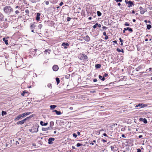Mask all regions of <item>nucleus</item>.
<instances>
[{
  "mask_svg": "<svg viewBox=\"0 0 152 152\" xmlns=\"http://www.w3.org/2000/svg\"><path fill=\"white\" fill-rule=\"evenodd\" d=\"M32 130H33L32 132H37L38 130V128L36 126L33 127Z\"/></svg>",
  "mask_w": 152,
  "mask_h": 152,
  "instance_id": "4468645a",
  "label": "nucleus"
},
{
  "mask_svg": "<svg viewBox=\"0 0 152 152\" xmlns=\"http://www.w3.org/2000/svg\"><path fill=\"white\" fill-rule=\"evenodd\" d=\"M105 36V39H108V36H107V35H106V36Z\"/></svg>",
  "mask_w": 152,
  "mask_h": 152,
  "instance_id": "4d7b16f0",
  "label": "nucleus"
},
{
  "mask_svg": "<svg viewBox=\"0 0 152 152\" xmlns=\"http://www.w3.org/2000/svg\"><path fill=\"white\" fill-rule=\"evenodd\" d=\"M82 145H83V144H80V143H77L76 145V146L77 147H80L81 146H82Z\"/></svg>",
  "mask_w": 152,
  "mask_h": 152,
  "instance_id": "f704fd0d",
  "label": "nucleus"
},
{
  "mask_svg": "<svg viewBox=\"0 0 152 152\" xmlns=\"http://www.w3.org/2000/svg\"><path fill=\"white\" fill-rule=\"evenodd\" d=\"M3 41L7 45L8 44V40L5 38H3Z\"/></svg>",
  "mask_w": 152,
  "mask_h": 152,
  "instance_id": "412c9836",
  "label": "nucleus"
},
{
  "mask_svg": "<svg viewBox=\"0 0 152 152\" xmlns=\"http://www.w3.org/2000/svg\"><path fill=\"white\" fill-rule=\"evenodd\" d=\"M59 68L58 65H54L53 67V69L54 71H57L58 69Z\"/></svg>",
  "mask_w": 152,
  "mask_h": 152,
  "instance_id": "6e6552de",
  "label": "nucleus"
},
{
  "mask_svg": "<svg viewBox=\"0 0 152 152\" xmlns=\"http://www.w3.org/2000/svg\"><path fill=\"white\" fill-rule=\"evenodd\" d=\"M115 1H116V2H118L119 1L120 2H121L122 1V0H115Z\"/></svg>",
  "mask_w": 152,
  "mask_h": 152,
  "instance_id": "de8ad7c7",
  "label": "nucleus"
},
{
  "mask_svg": "<svg viewBox=\"0 0 152 152\" xmlns=\"http://www.w3.org/2000/svg\"><path fill=\"white\" fill-rule=\"evenodd\" d=\"M137 152H141V150L139 148L137 149Z\"/></svg>",
  "mask_w": 152,
  "mask_h": 152,
  "instance_id": "3c124183",
  "label": "nucleus"
},
{
  "mask_svg": "<svg viewBox=\"0 0 152 152\" xmlns=\"http://www.w3.org/2000/svg\"><path fill=\"white\" fill-rule=\"evenodd\" d=\"M47 86H48V87L49 88H52L51 84L50 83L48 84V85H47Z\"/></svg>",
  "mask_w": 152,
  "mask_h": 152,
  "instance_id": "e433bc0d",
  "label": "nucleus"
},
{
  "mask_svg": "<svg viewBox=\"0 0 152 152\" xmlns=\"http://www.w3.org/2000/svg\"><path fill=\"white\" fill-rule=\"evenodd\" d=\"M84 40L86 42H89L90 40V38L88 35H86L84 37Z\"/></svg>",
  "mask_w": 152,
  "mask_h": 152,
  "instance_id": "ddd939ff",
  "label": "nucleus"
},
{
  "mask_svg": "<svg viewBox=\"0 0 152 152\" xmlns=\"http://www.w3.org/2000/svg\"><path fill=\"white\" fill-rule=\"evenodd\" d=\"M20 115L22 118L23 117H25L26 116V113H24Z\"/></svg>",
  "mask_w": 152,
  "mask_h": 152,
  "instance_id": "473e14b6",
  "label": "nucleus"
},
{
  "mask_svg": "<svg viewBox=\"0 0 152 152\" xmlns=\"http://www.w3.org/2000/svg\"><path fill=\"white\" fill-rule=\"evenodd\" d=\"M36 26V25L34 24H32L30 26V28L31 29H34Z\"/></svg>",
  "mask_w": 152,
  "mask_h": 152,
  "instance_id": "5701e85b",
  "label": "nucleus"
},
{
  "mask_svg": "<svg viewBox=\"0 0 152 152\" xmlns=\"http://www.w3.org/2000/svg\"><path fill=\"white\" fill-rule=\"evenodd\" d=\"M56 81L57 83V84H58L60 83V80L59 79L58 77H56Z\"/></svg>",
  "mask_w": 152,
  "mask_h": 152,
  "instance_id": "cd10ccee",
  "label": "nucleus"
},
{
  "mask_svg": "<svg viewBox=\"0 0 152 152\" xmlns=\"http://www.w3.org/2000/svg\"><path fill=\"white\" fill-rule=\"evenodd\" d=\"M151 27V26L150 24L148 25L147 26V28L148 30L150 29Z\"/></svg>",
  "mask_w": 152,
  "mask_h": 152,
  "instance_id": "7c9ffc66",
  "label": "nucleus"
},
{
  "mask_svg": "<svg viewBox=\"0 0 152 152\" xmlns=\"http://www.w3.org/2000/svg\"><path fill=\"white\" fill-rule=\"evenodd\" d=\"M103 35L104 36H106V33L105 32H104L103 33Z\"/></svg>",
  "mask_w": 152,
  "mask_h": 152,
  "instance_id": "338daca9",
  "label": "nucleus"
},
{
  "mask_svg": "<svg viewBox=\"0 0 152 152\" xmlns=\"http://www.w3.org/2000/svg\"><path fill=\"white\" fill-rule=\"evenodd\" d=\"M31 50H32V51H33V50H34V51L36 52L37 50V49H31Z\"/></svg>",
  "mask_w": 152,
  "mask_h": 152,
  "instance_id": "5fc2aeb1",
  "label": "nucleus"
},
{
  "mask_svg": "<svg viewBox=\"0 0 152 152\" xmlns=\"http://www.w3.org/2000/svg\"><path fill=\"white\" fill-rule=\"evenodd\" d=\"M107 76H108V74H107L105 73L104 74L103 76V77L102 78V79L101 80L102 81H104L105 80L104 77H106Z\"/></svg>",
  "mask_w": 152,
  "mask_h": 152,
  "instance_id": "a878e982",
  "label": "nucleus"
},
{
  "mask_svg": "<svg viewBox=\"0 0 152 152\" xmlns=\"http://www.w3.org/2000/svg\"><path fill=\"white\" fill-rule=\"evenodd\" d=\"M95 67L96 69H99L101 67V65L100 64H97L95 65Z\"/></svg>",
  "mask_w": 152,
  "mask_h": 152,
  "instance_id": "393cba45",
  "label": "nucleus"
},
{
  "mask_svg": "<svg viewBox=\"0 0 152 152\" xmlns=\"http://www.w3.org/2000/svg\"><path fill=\"white\" fill-rule=\"evenodd\" d=\"M125 25L126 26H129V24L128 23H125Z\"/></svg>",
  "mask_w": 152,
  "mask_h": 152,
  "instance_id": "603ef678",
  "label": "nucleus"
},
{
  "mask_svg": "<svg viewBox=\"0 0 152 152\" xmlns=\"http://www.w3.org/2000/svg\"><path fill=\"white\" fill-rule=\"evenodd\" d=\"M140 69V68L139 67H138L136 69V71H138Z\"/></svg>",
  "mask_w": 152,
  "mask_h": 152,
  "instance_id": "a18cd8bd",
  "label": "nucleus"
},
{
  "mask_svg": "<svg viewBox=\"0 0 152 152\" xmlns=\"http://www.w3.org/2000/svg\"><path fill=\"white\" fill-rule=\"evenodd\" d=\"M4 17L3 15L0 12V20L3 19Z\"/></svg>",
  "mask_w": 152,
  "mask_h": 152,
  "instance_id": "2f4dec72",
  "label": "nucleus"
},
{
  "mask_svg": "<svg viewBox=\"0 0 152 152\" xmlns=\"http://www.w3.org/2000/svg\"><path fill=\"white\" fill-rule=\"evenodd\" d=\"M124 29L125 30H129V31L132 32L133 31L132 29L131 28H129V27H127L126 28H124Z\"/></svg>",
  "mask_w": 152,
  "mask_h": 152,
  "instance_id": "6ab92c4d",
  "label": "nucleus"
},
{
  "mask_svg": "<svg viewBox=\"0 0 152 152\" xmlns=\"http://www.w3.org/2000/svg\"><path fill=\"white\" fill-rule=\"evenodd\" d=\"M7 114V112L6 111H2L1 112V115L2 116H3L4 115H6Z\"/></svg>",
  "mask_w": 152,
  "mask_h": 152,
  "instance_id": "c756f323",
  "label": "nucleus"
},
{
  "mask_svg": "<svg viewBox=\"0 0 152 152\" xmlns=\"http://www.w3.org/2000/svg\"><path fill=\"white\" fill-rule=\"evenodd\" d=\"M131 140L129 139H128L126 140V143H128V142H129Z\"/></svg>",
  "mask_w": 152,
  "mask_h": 152,
  "instance_id": "13d9d810",
  "label": "nucleus"
},
{
  "mask_svg": "<svg viewBox=\"0 0 152 152\" xmlns=\"http://www.w3.org/2000/svg\"><path fill=\"white\" fill-rule=\"evenodd\" d=\"M57 106L56 105H51L50 106V109L53 110Z\"/></svg>",
  "mask_w": 152,
  "mask_h": 152,
  "instance_id": "b1692460",
  "label": "nucleus"
},
{
  "mask_svg": "<svg viewBox=\"0 0 152 152\" xmlns=\"http://www.w3.org/2000/svg\"><path fill=\"white\" fill-rule=\"evenodd\" d=\"M127 3L128 7L129 8L131 7L132 6H134V3L131 1H129Z\"/></svg>",
  "mask_w": 152,
  "mask_h": 152,
  "instance_id": "39448f33",
  "label": "nucleus"
},
{
  "mask_svg": "<svg viewBox=\"0 0 152 152\" xmlns=\"http://www.w3.org/2000/svg\"><path fill=\"white\" fill-rule=\"evenodd\" d=\"M118 52H122L123 53H124V51H123V49H121V50L119 49V48H117L116 50Z\"/></svg>",
  "mask_w": 152,
  "mask_h": 152,
  "instance_id": "c85d7f7f",
  "label": "nucleus"
},
{
  "mask_svg": "<svg viewBox=\"0 0 152 152\" xmlns=\"http://www.w3.org/2000/svg\"><path fill=\"white\" fill-rule=\"evenodd\" d=\"M97 14L98 16L99 17L101 16L102 15V13L99 11H98L97 12Z\"/></svg>",
  "mask_w": 152,
  "mask_h": 152,
  "instance_id": "bb28decb",
  "label": "nucleus"
},
{
  "mask_svg": "<svg viewBox=\"0 0 152 152\" xmlns=\"http://www.w3.org/2000/svg\"><path fill=\"white\" fill-rule=\"evenodd\" d=\"M73 136L74 137H75V138H76L77 137V135L75 133H74L73 134Z\"/></svg>",
  "mask_w": 152,
  "mask_h": 152,
  "instance_id": "4c0bfd02",
  "label": "nucleus"
},
{
  "mask_svg": "<svg viewBox=\"0 0 152 152\" xmlns=\"http://www.w3.org/2000/svg\"><path fill=\"white\" fill-rule=\"evenodd\" d=\"M97 80L96 79H94L93 80V81L94 82H97Z\"/></svg>",
  "mask_w": 152,
  "mask_h": 152,
  "instance_id": "0e129e2a",
  "label": "nucleus"
},
{
  "mask_svg": "<svg viewBox=\"0 0 152 152\" xmlns=\"http://www.w3.org/2000/svg\"><path fill=\"white\" fill-rule=\"evenodd\" d=\"M55 140V138L52 137L50 138L48 140V143L49 144L51 145L53 143V141Z\"/></svg>",
  "mask_w": 152,
  "mask_h": 152,
  "instance_id": "423d86ee",
  "label": "nucleus"
},
{
  "mask_svg": "<svg viewBox=\"0 0 152 152\" xmlns=\"http://www.w3.org/2000/svg\"><path fill=\"white\" fill-rule=\"evenodd\" d=\"M3 11L5 13L9 15L11 12L13 11V9L10 6H5L3 9Z\"/></svg>",
  "mask_w": 152,
  "mask_h": 152,
  "instance_id": "f257e3e1",
  "label": "nucleus"
},
{
  "mask_svg": "<svg viewBox=\"0 0 152 152\" xmlns=\"http://www.w3.org/2000/svg\"><path fill=\"white\" fill-rule=\"evenodd\" d=\"M53 125H54L53 122V121H51L50 122V127H52V126H53Z\"/></svg>",
  "mask_w": 152,
  "mask_h": 152,
  "instance_id": "72a5a7b5",
  "label": "nucleus"
},
{
  "mask_svg": "<svg viewBox=\"0 0 152 152\" xmlns=\"http://www.w3.org/2000/svg\"><path fill=\"white\" fill-rule=\"evenodd\" d=\"M102 141L104 142H107V140H104V139H102Z\"/></svg>",
  "mask_w": 152,
  "mask_h": 152,
  "instance_id": "bf43d9fd",
  "label": "nucleus"
},
{
  "mask_svg": "<svg viewBox=\"0 0 152 152\" xmlns=\"http://www.w3.org/2000/svg\"><path fill=\"white\" fill-rule=\"evenodd\" d=\"M53 112H55L56 114L58 115H60L61 114L60 111H58L56 110H53Z\"/></svg>",
  "mask_w": 152,
  "mask_h": 152,
  "instance_id": "dca6fc26",
  "label": "nucleus"
},
{
  "mask_svg": "<svg viewBox=\"0 0 152 152\" xmlns=\"http://www.w3.org/2000/svg\"><path fill=\"white\" fill-rule=\"evenodd\" d=\"M119 40L120 41V42H121V43L122 42H123V40L121 38H119Z\"/></svg>",
  "mask_w": 152,
  "mask_h": 152,
  "instance_id": "864d4df0",
  "label": "nucleus"
},
{
  "mask_svg": "<svg viewBox=\"0 0 152 152\" xmlns=\"http://www.w3.org/2000/svg\"><path fill=\"white\" fill-rule=\"evenodd\" d=\"M27 94V92L26 91H23V92L21 94V95L23 96H27L26 95V94Z\"/></svg>",
  "mask_w": 152,
  "mask_h": 152,
  "instance_id": "aec40b11",
  "label": "nucleus"
},
{
  "mask_svg": "<svg viewBox=\"0 0 152 152\" xmlns=\"http://www.w3.org/2000/svg\"><path fill=\"white\" fill-rule=\"evenodd\" d=\"M31 117H32L31 115L29 117H27L26 118H25L22 121H18L17 122V124H20V125L23 124L24 123L25 121L27 120V119L28 118H30Z\"/></svg>",
  "mask_w": 152,
  "mask_h": 152,
  "instance_id": "f03ea898",
  "label": "nucleus"
},
{
  "mask_svg": "<svg viewBox=\"0 0 152 152\" xmlns=\"http://www.w3.org/2000/svg\"><path fill=\"white\" fill-rule=\"evenodd\" d=\"M142 135H140L139 136V138H142Z\"/></svg>",
  "mask_w": 152,
  "mask_h": 152,
  "instance_id": "774afa93",
  "label": "nucleus"
},
{
  "mask_svg": "<svg viewBox=\"0 0 152 152\" xmlns=\"http://www.w3.org/2000/svg\"><path fill=\"white\" fill-rule=\"evenodd\" d=\"M17 140L19 141H21V140H23V139L22 138H17Z\"/></svg>",
  "mask_w": 152,
  "mask_h": 152,
  "instance_id": "a19ab883",
  "label": "nucleus"
},
{
  "mask_svg": "<svg viewBox=\"0 0 152 152\" xmlns=\"http://www.w3.org/2000/svg\"><path fill=\"white\" fill-rule=\"evenodd\" d=\"M31 113V112H27V113H26V116H27V115H30Z\"/></svg>",
  "mask_w": 152,
  "mask_h": 152,
  "instance_id": "79ce46f5",
  "label": "nucleus"
},
{
  "mask_svg": "<svg viewBox=\"0 0 152 152\" xmlns=\"http://www.w3.org/2000/svg\"><path fill=\"white\" fill-rule=\"evenodd\" d=\"M101 25L100 24H98V23H97V26L99 28H100L101 27Z\"/></svg>",
  "mask_w": 152,
  "mask_h": 152,
  "instance_id": "49530a36",
  "label": "nucleus"
},
{
  "mask_svg": "<svg viewBox=\"0 0 152 152\" xmlns=\"http://www.w3.org/2000/svg\"><path fill=\"white\" fill-rule=\"evenodd\" d=\"M52 129V127H49L48 128H43L42 130L43 131H47L49 130Z\"/></svg>",
  "mask_w": 152,
  "mask_h": 152,
  "instance_id": "9d476101",
  "label": "nucleus"
},
{
  "mask_svg": "<svg viewBox=\"0 0 152 152\" xmlns=\"http://www.w3.org/2000/svg\"><path fill=\"white\" fill-rule=\"evenodd\" d=\"M147 106V105L146 104L143 103H139L135 106V107H139L140 108H143L144 107H146Z\"/></svg>",
  "mask_w": 152,
  "mask_h": 152,
  "instance_id": "7ed1b4c3",
  "label": "nucleus"
},
{
  "mask_svg": "<svg viewBox=\"0 0 152 152\" xmlns=\"http://www.w3.org/2000/svg\"><path fill=\"white\" fill-rule=\"evenodd\" d=\"M103 135L104 136H105V137H108V136L107 135V134L105 133H104L103 134Z\"/></svg>",
  "mask_w": 152,
  "mask_h": 152,
  "instance_id": "680f3d73",
  "label": "nucleus"
},
{
  "mask_svg": "<svg viewBox=\"0 0 152 152\" xmlns=\"http://www.w3.org/2000/svg\"><path fill=\"white\" fill-rule=\"evenodd\" d=\"M69 44L67 43H66L65 42H63L62 44V46H64V48L65 49L67 48L66 46H69Z\"/></svg>",
  "mask_w": 152,
  "mask_h": 152,
  "instance_id": "f8f14e48",
  "label": "nucleus"
},
{
  "mask_svg": "<svg viewBox=\"0 0 152 152\" xmlns=\"http://www.w3.org/2000/svg\"><path fill=\"white\" fill-rule=\"evenodd\" d=\"M102 28H103V29H107V27H105V26H103L102 27Z\"/></svg>",
  "mask_w": 152,
  "mask_h": 152,
  "instance_id": "e2e57ef3",
  "label": "nucleus"
},
{
  "mask_svg": "<svg viewBox=\"0 0 152 152\" xmlns=\"http://www.w3.org/2000/svg\"><path fill=\"white\" fill-rule=\"evenodd\" d=\"M63 4V2H61L59 4V5L60 6H61Z\"/></svg>",
  "mask_w": 152,
  "mask_h": 152,
  "instance_id": "052dcab7",
  "label": "nucleus"
},
{
  "mask_svg": "<svg viewBox=\"0 0 152 152\" xmlns=\"http://www.w3.org/2000/svg\"><path fill=\"white\" fill-rule=\"evenodd\" d=\"M48 123H44L43 121H41L40 122V124L42 126H46L47 125Z\"/></svg>",
  "mask_w": 152,
  "mask_h": 152,
  "instance_id": "a211bd4d",
  "label": "nucleus"
},
{
  "mask_svg": "<svg viewBox=\"0 0 152 152\" xmlns=\"http://www.w3.org/2000/svg\"><path fill=\"white\" fill-rule=\"evenodd\" d=\"M40 14L39 13H37V15L36 18V19L37 20L39 21V19H40Z\"/></svg>",
  "mask_w": 152,
  "mask_h": 152,
  "instance_id": "2eb2a0df",
  "label": "nucleus"
},
{
  "mask_svg": "<svg viewBox=\"0 0 152 152\" xmlns=\"http://www.w3.org/2000/svg\"><path fill=\"white\" fill-rule=\"evenodd\" d=\"M139 120L140 121H142L145 124H147L148 122L147 119L145 118H140L139 119Z\"/></svg>",
  "mask_w": 152,
  "mask_h": 152,
  "instance_id": "1a4fd4ad",
  "label": "nucleus"
},
{
  "mask_svg": "<svg viewBox=\"0 0 152 152\" xmlns=\"http://www.w3.org/2000/svg\"><path fill=\"white\" fill-rule=\"evenodd\" d=\"M22 118L20 115H18L15 119V121H18V120Z\"/></svg>",
  "mask_w": 152,
  "mask_h": 152,
  "instance_id": "f3484780",
  "label": "nucleus"
},
{
  "mask_svg": "<svg viewBox=\"0 0 152 152\" xmlns=\"http://www.w3.org/2000/svg\"><path fill=\"white\" fill-rule=\"evenodd\" d=\"M45 4L47 5H48V4H49V1H47L45 2Z\"/></svg>",
  "mask_w": 152,
  "mask_h": 152,
  "instance_id": "8fccbe9b",
  "label": "nucleus"
},
{
  "mask_svg": "<svg viewBox=\"0 0 152 152\" xmlns=\"http://www.w3.org/2000/svg\"><path fill=\"white\" fill-rule=\"evenodd\" d=\"M16 142L18 143V144H19L20 143L22 144H24L25 143V141L24 140H21V141H19L18 140L17 138L16 139Z\"/></svg>",
  "mask_w": 152,
  "mask_h": 152,
  "instance_id": "9b49d317",
  "label": "nucleus"
},
{
  "mask_svg": "<svg viewBox=\"0 0 152 152\" xmlns=\"http://www.w3.org/2000/svg\"><path fill=\"white\" fill-rule=\"evenodd\" d=\"M19 12L18 10H16L15 11V13L17 14H18L19 13Z\"/></svg>",
  "mask_w": 152,
  "mask_h": 152,
  "instance_id": "09e8293b",
  "label": "nucleus"
},
{
  "mask_svg": "<svg viewBox=\"0 0 152 152\" xmlns=\"http://www.w3.org/2000/svg\"><path fill=\"white\" fill-rule=\"evenodd\" d=\"M42 25L41 24H39L38 26V28H40V29L42 28Z\"/></svg>",
  "mask_w": 152,
  "mask_h": 152,
  "instance_id": "58836bf2",
  "label": "nucleus"
},
{
  "mask_svg": "<svg viewBox=\"0 0 152 152\" xmlns=\"http://www.w3.org/2000/svg\"><path fill=\"white\" fill-rule=\"evenodd\" d=\"M71 19V18H69V17H67V20L68 21H70V20Z\"/></svg>",
  "mask_w": 152,
  "mask_h": 152,
  "instance_id": "c03bdc74",
  "label": "nucleus"
},
{
  "mask_svg": "<svg viewBox=\"0 0 152 152\" xmlns=\"http://www.w3.org/2000/svg\"><path fill=\"white\" fill-rule=\"evenodd\" d=\"M97 23H96V24L95 25H94V26H93V28H96L97 26Z\"/></svg>",
  "mask_w": 152,
  "mask_h": 152,
  "instance_id": "ea45409f",
  "label": "nucleus"
},
{
  "mask_svg": "<svg viewBox=\"0 0 152 152\" xmlns=\"http://www.w3.org/2000/svg\"><path fill=\"white\" fill-rule=\"evenodd\" d=\"M80 57V59L81 60H84L88 58V57L87 56L83 54L81 55V56Z\"/></svg>",
  "mask_w": 152,
  "mask_h": 152,
  "instance_id": "20e7f679",
  "label": "nucleus"
},
{
  "mask_svg": "<svg viewBox=\"0 0 152 152\" xmlns=\"http://www.w3.org/2000/svg\"><path fill=\"white\" fill-rule=\"evenodd\" d=\"M51 51V50L49 49L45 50V51H44V53H45V54H47V53H48L49 54H50V52Z\"/></svg>",
  "mask_w": 152,
  "mask_h": 152,
  "instance_id": "4be33fe9",
  "label": "nucleus"
},
{
  "mask_svg": "<svg viewBox=\"0 0 152 152\" xmlns=\"http://www.w3.org/2000/svg\"><path fill=\"white\" fill-rule=\"evenodd\" d=\"M81 9V8L80 7H79L78 8V9L77 10V11L78 13H79L80 12L79 11V10H80Z\"/></svg>",
  "mask_w": 152,
  "mask_h": 152,
  "instance_id": "37998d69",
  "label": "nucleus"
},
{
  "mask_svg": "<svg viewBox=\"0 0 152 152\" xmlns=\"http://www.w3.org/2000/svg\"><path fill=\"white\" fill-rule=\"evenodd\" d=\"M77 134L78 135H80V132H77Z\"/></svg>",
  "mask_w": 152,
  "mask_h": 152,
  "instance_id": "69168bd1",
  "label": "nucleus"
},
{
  "mask_svg": "<svg viewBox=\"0 0 152 152\" xmlns=\"http://www.w3.org/2000/svg\"><path fill=\"white\" fill-rule=\"evenodd\" d=\"M139 9L141 10V11H140V13L141 14H143L145 13V12L147 11V10L146 9H144L142 7H140L139 8Z\"/></svg>",
  "mask_w": 152,
  "mask_h": 152,
  "instance_id": "0eeeda50",
  "label": "nucleus"
},
{
  "mask_svg": "<svg viewBox=\"0 0 152 152\" xmlns=\"http://www.w3.org/2000/svg\"><path fill=\"white\" fill-rule=\"evenodd\" d=\"M25 12L26 14H27L28 15V14H29V10L28 9H26V10H25Z\"/></svg>",
  "mask_w": 152,
  "mask_h": 152,
  "instance_id": "c9c22d12",
  "label": "nucleus"
},
{
  "mask_svg": "<svg viewBox=\"0 0 152 152\" xmlns=\"http://www.w3.org/2000/svg\"><path fill=\"white\" fill-rule=\"evenodd\" d=\"M99 79H101V80L102 79V77L100 75H99Z\"/></svg>",
  "mask_w": 152,
  "mask_h": 152,
  "instance_id": "6e6d98bb",
  "label": "nucleus"
}]
</instances>
